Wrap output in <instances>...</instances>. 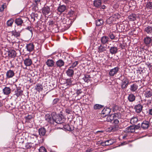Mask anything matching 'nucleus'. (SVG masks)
Wrapping results in <instances>:
<instances>
[{
    "instance_id": "1",
    "label": "nucleus",
    "mask_w": 152,
    "mask_h": 152,
    "mask_svg": "<svg viewBox=\"0 0 152 152\" xmlns=\"http://www.w3.org/2000/svg\"><path fill=\"white\" fill-rule=\"evenodd\" d=\"M52 114H53V119L54 121V123L61 124L64 123L66 119L63 116L57 115L54 112L52 113Z\"/></svg>"
},
{
    "instance_id": "2",
    "label": "nucleus",
    "mask_w": 152,
    "mask_h": 152,
    "mask_svg": "<svg viewBox=\"0 0 152 152\" xmlns=\"http://www.w3.org/2000/svg\"><path fill=\"white\" fill-rule=\"evenodd\" d=\"M121 81V88L123 89L126 88L129 84V79L125 76H121L119 78Z\"/></svg>"
},
{
    "instance_id": "3",
    "label": "nucleus",
    "mask_w": 152,
    "mask_h": 152,
    "mask_svg": "<svg viewBox=\"0 0 152 152\" xmlns=\"http://www.w3.org/2000/svg\"><path fill=\"white\" fill-rule=\"evenodd\" d=\"M45 120L49 123L52 124H54V121L53 119V114H52V113L51 115L48 114H46L45 116Z\"/></svg>"
},
{
    "instance_id": "4",
    "label": "nucleus",
    "mask_w": 152,
    "mask_h": 152,
    "mask_svg": "<svg viewBox=\"0 0 152 152\" xmlns=\"http://www.w3.org/2000/svg\"><path fill=\"white\" fill-rule=\"evenodd\" d=\"M121 114L120 113H114V118L112 123L115 125H118L119 123V121L118 119L120 118Z\"/></svg>"
},
{
    "instance_id": "5",
    "label": "nucleus",
    "mask_w": 152,
    "mask_h": 152,
    "mask_svg": "<svg viewBox=\"0 0 152 152\" xmlns=\"http://www.w3.org/2000/svg\"><path fill=\"white\" fill-rule=\"evenodd\" d=\"M120 15L118 13H117L113 15L112 16L110 17L107 20V21H110L111 22L116 21L120 17Z\"/></svg>"
},
{
    "instance_id": "6",
    "label": "nucleus",
    "mask_w": 152,
    "mask_h": 152,
    "mask_svg": "<svg viewBox=\"0 0 152 152\" xmlns=\"http://www.w3.org/2000/svg\"><path fill=\"white\" fill-rule=\"evenodd\" d=\"M119 68L116 67L110 69L109 72V75L111 76H113L118 72Z\"/></svg>"
},
{
    "instance_id": "7",
    "label": "nucleus",
    "mask_w": 152,
    "mask_h": 152,
    "mask_svg": "<svg viewBox=\"0 0 152 152\" xmlns=\"http://www.w3.org/2000/svg\"><path fill=\"white\" fill-rule=\"evenodd\" d=\"M143 108V105L140 104L135 105L134 108L135 110V112L137 113H140L142 110Z\"/></svg>"
},
{
    "instance_id": "8",
    "label": "nucleus",
    "mask_w": 152,
    "mask_h": 152,
    "mask_svg": "<svg viewBox=\"0 0 152 152\" xmlns=\"http://www.w3.org/2000/svg\"><path fill=\"white\" fill-rule=\"evenodd\" d=\"M116 32H110L108 34V37L112 40H115V42H118L119 39H118V37H116L115 35Z\"/></svg>"
},
{
    "instance_id": "9",
    "label": "nucleus",
    "mask_w": 152,
    "mask_h": 152,
    "mask_svg": "<svg viewBox=\"0 0 152 152\" xmlns=\"http://www.w3.org/2000/svg\"><path fill=\"white\" fill-rule=\"evenodd\" d=\"M106 45L105 46L104 45L101 44L98 47V52L99 53L104 52L106 51Z\"/></svg>"
},
{
    "instance_id": "10",
    "label": "nucleus",
    "mask_w": 152,
    "mask_h": 152,
    "mask_svg": "<svg viewBox=\"0 0 152 152\" xmlns=\"http://www.w3.org/2000/svg\"><path fill=\"white\" fill-rule=\"evenodd\" d=\"M141 125V127L143 129H146L149 127L150 123L147 121H144Z\"/></svg>"
},
{
    "instance_id": "11",
    "label": "nucleus",
    "mask_w": 152,
    "mask_h": 152,
    "mask_svg": "<svg viewBox=\"0 0 152 152\" xmlns=\"http://www.w3.org/2000/svg\"><path fill=\"white\" fill-rule=\"evenodd\" d=\"M152 41L151 39L148 37H147L144 38L143 39L144 44L147 46H149L150 44L151 43Z\"/></svg>"
},
{
    "instance_id": "12",
    "label": "nucleus",
    "mask_w": 152,
    "mask_h": 152,
    "mask_svg": "<svg viewBox=\"0 0 152 152\" xmlns=\"http://www.w3.org/2000/svg\"><path fill=\"white\" fill-rule=\"evenodd\" d=\"M111 111V110L108 107L104 108L102 110V113L103 115H104L105 116H108L110 114Z\"/></svg>"
},
{
    "instance_id": "13",
    "label": "nucleus",
    "mask_w": 152,
    "mask_h": 152,
    "mask_svg": "<svg viewBox=\"0 0 152 152\" xmlns=\"http://www.w3.org/2000/svg\"><path fill=\"white\" fill-rule=\"evenodd\" d=\"M62 125L63 128H61V129L63 128L65 130L70 131H71L74 130V127L73 126L71 127L68 124H65L64 123Z\"/></svg>"
},
{
    "instance_id": "14",
    "label": "nucleus",
    "mask_w": 152,
    "mask_h": 152,
    "mask_svg": "<svg viewBox=\"0 0 152 152\" xmlns=\"http://www.w3.org/2000/svg\"><path fill=\"white\" fill-rule=\"evenodd\" d=\"M15 75L14 71L11 70L7 71L6 74V79H8L12 77Z\"/></svg>"
},
{
    "instance_id": "15",
    "label": "nucleus",
    "mask_w": 152,
    "mask_h": 152,
    "mask_svg": "<svg viewBox=\"0 0 152 152\" xmlns=\"http://www.w3.org/2000/svg\"><path fill=\"white\" fill-rule=\"evenodd\" d=\"M109 38L108 37L103 36L102 37L101 39V41L102 44L105 45L106 44H108Z\"/></svg>"
},
{
    "instance_id": "16",
    "label": "nucleus",
    "mask_w": 152,
    "mask_h": 152,
    "mask_svg": "<svg viewBox=\"0 0 152 152\" xmlns=\"http://www.w3.org/2000/svg\"><path fill=\"white\" fill-rule=\"evenodd\" d=\"M73 78L67 79L66 80V83L67 88L73 85L75 83H73Z\"/></svg>"
},
{
    "instance_id": "17",
    "label": "nucleus",
    "mask_w": 152,
    "mask_h": 152,
    "mask_svg": "<svg viewBox=\"0 0 152 152\" xmlns=\"http://www.w3.org/2000/svg\"><path fill=\"white\" fill-rule=\"evenodd\" d=\"M124 132L126 133H132L135 132L134 126H131L126 128Z\"/></svg>"
},
{
    "instance_id": "18",
    "label": "nucleus",
    "mask_w": 152,
    "mask_h": 152,
    "mask_svg": "<svg viewBox=\"0 0 152 152\" xmlns=\"http://www.w3.org/2000/svg\"><path fill=\"white\" fill-rule=\"evenodd\" d=\"M66 73L68 76L72 77L74 74L73 69L69 67L66 72Z\"/></svg>"
},
{
    "instance_id": "19",
    "label": "nucleus",
    "mask_w": 152,
    "mask_h": 152,
    "mask_svg": "<svg viewBox=\"0 0 152 152\" xmlns=\"http://www.w3.org/2000/svg\"><path fill=\"white\" fill-rule=\"evenodd\" d=\"M109 131L111 132H114L119 129V126L118 125H114L110 126L109 128Z\"/></svg>"
},
{
    "instance_id": "20",
    "label": "nucleus",
    "mask_w": 152,
    "mask_h": 152,
    "mask_svg": "<svg viewBox=\"0 0 152 152\" xmlns=\"http://www.w3.org/2000/svg\"><path fill=\"white\" fill-rule=\"evenodd\" d=\"M56 64L57 67L61 68L64 65V62L62 59H59L56 62Z\"/></svg>"
},
{
    "instance_id": "21",
    "label": "nucleus",
    "mask_w": 152,
    "mask_h": 152,
    "mask_svg": "<svg viewBox=\"0 0 152 152\" xmlns=\"http://www.w3.org/2000/svg\"><path fill=\"white\" fill-rule=\"evenodd\" d=\"M135 96L132 93L129 94L127 97L129 101L130 102H133L135 100Z\"/></svg>"
},
{
    "instance_id": "22",
    "label": "nucleus",
    "mask_w": 152,
    "mask_h": 152,
    "mask_svg": "<svg viewBox=\"0 0 152 152\" xmlns=\"http://www.w3.org/2000/svg\"><path fill=\"white\" fill-rule=\"evenodd\" d=\"M94 6L96 7L99 8H100L101 5L102 4V1L101 0H95L94 1Z\"/></svg>"
},
{
    "instance_id": "23",
    "label": "nucleus",
    "mask_w": 152,
    "mask_h": 152,
    "mask_svg": "<svg viewBox=\"0 0 152 152\" xmlns=\"http://www.w3.org/2000/svg\"><path fill=\"white\" fill-rule=\"evenodd\" d=\"M42 11L44 14L47 15L50 13V9L48 7L46 6L42 8Z\"/></svg>"
},
{
    "instance_id": "24",
    "label": "nucleus",
    "mask_w": 152,
    "mask_h": 152,
    "mask_svg": "<svg viewBox=\"0 0 152 152\" xmlns=\"http://www.w3.org/2000/svg\"><path fill=\"white\" fill-rule=\"evenodd\" d=\"M118 49L117 47L113 46L110 47V52L112 54H115L118 52Z\"/></svg>"
},
{
    "instance_id": "25",
    "label": "nucleus",
    "mask_w": 152,
    "mask_h": 152,
    "mask_svg": "<svg viewBox=\"0 0 152 152\" xmlns=\"http://www.w3.org/2000/svg\"><path fill=\"white\" fill-rule=\"evenodd\" d=\"M11 89L9 87H5L3 89L4 94L6 95H8L11 93Z\"/></svg>"
},
{
    "instance_id": "26",
    "label": "nucleus",
    "mask_w": 152,
    "mask_h": 152,
    "mask_svg": "<svg viewBox=\"0 0 152 152\" xmlns=\"http://www.w3.org/2000/svg\"><path fill=\"white\" fill-rule=\"evenodd\" d=\"M144 95L146 98H149L152 96V92L150 90H147L145 91Z\"/></svg>"
},
{
    "instance_id": "27",
    "label": "nucleus",
    "mask_w": 152,
    "mask_h": 152,
    "mask_svg": "<svg viewBox=\"0 0 152 152\" xmlns=\"http://www.w3.org/2000/svg\"><path fill=\"white\" fill-rule=\"evenodd\" d=\"M66 8V6L63 5L59 6L57 10L60 14H61L65 10Z\"/></svg>"
},
{
    "instance_id": "28",
    "label": "nucleus",
    "mask_w": 152,
    "mask_h": 152,
    "mask_svg": "<svg viewBox=\"0 0 152 152\" xmlns=\"http://www.w3.org/2000/svg\"><path fill=\"white\" fill-rule=\"evenodd\" d=\"M137 15L134 13H132L128 17V19L129 20L131 21H134L136 20Z\"/></svg>"
},
{
    "instance_id": "29",
    "label": "nucleus",
    "mask_w": 152,
    "mask_h": 152,
    "mask_svg": "<svg viewBox=\"0 0 152 152\" xmlns=\"http://www.w3.org/2000/svg\"><path fill=\"white\" fill-rule=\"evenodd\" d=\"M8 54L10 57L14 58L16 56V53L14 50H10L8 52Z\"/></svg>"
},
{
    "instance_id": "30",
    "label": "nucleus",
    "mask_w": 152,
    "mask_h": 152,
    "mask_svg": "<svg viewBox=\"0 0 152 152\" xmlns=\"http://www.w3.org/2000/svg\"><path fill=\"white\" fill-rule=\"evenodd\" d=\"M23 91L20 88H17L15 91V95L17 97L22 94Z\"/></svg>"
},
{
    "instance_id": "31",
    "label": "nucleus",
    "mask_w": 152,
    "mask_h": 152,
    "mask_svg": "<svg viewBox=\"0 0 152 152\" xmlns=\"http://www.w3.org/2000/svg\"><path fill=\"white\" fill-rule=\"evenodd\" d=\"M138 88V86L136 84H133L130 86V90L132 92L136 91Z\"/></svg>"
},
{
    "instance_id": "32",
    "label": "nucleus",
    "mask_w": 152,
    "mask_h": 152,
    "mask_svg": "<svg viewBox=\"0 0 152 152\" xmlns=\"http://www.w3.org/2000/svg\"><path fill=\"white\" fill-rule=\"evenodd\" d=\"M20 31H17V30H15V29L14 30L12 31L10 33L12 35H13L15 37H17L20 36Z\"/></svg>"
},
{
    "instance_id": "33",
    "label": "nucleus",
    "mask_w": 152,
    "mask_h": 152,
    "mask_svg": "<svg viewBox=\"0 0 152 152\" xmlns=\"http://www.w3.org/2000/svg\"><path fill=\"white\" fill-rule=\"evenodd\" d=\"M91 77L88 74L85 75L84 77L83 78V79L85 82L87 83L90 82L91 81Z\"/></svg>"
},
{
    "instance_id": "34",
    "label": "nucleus",
    "mask_w": 152,
    "mask_h": 152,
    "mask_svg": "<svg viewBox=\"0 0 152 152\" xmlns=\"http://www.w3.org/2000/svg\"><path fill=\"white\" fill-rule=\"evenodd\" d=\"M54 61L52 59H48L46 62V64L49 67H52L54 65Z\"/></svg>"
},
{
    "instance_id": "35",
    "label": "nucleus",
    "mask_w": 152,
    "mask_h": 152,
    "mask_svg": "<svg viewBox=\"0 0 152 152\" xmlns=\"http://www.w3.org/2000/svg\"><path fill=\"white\" fill-rule=\"evenodd\" d=\"M46 132L45 129L44 128H41L39 129V134L40 136H44Z\"/></svg>"
},
{
    "instance_id": "36",
    "label": "nucleus",
    "mask_w": 152,
    "mask_h": 152,
    "mask_svg": "<svg viewBox=\"0 0 152 152\" xmlns=\"http://www.w3.org/2000/svg\"><path fill=\"white\" fill-rule=\"evenodd\" d=\"M24 64L26 66H30L32 64V61L29 58H26L24 61Z\"/></svg>"
},
{
    "instance_id": "37",
    "label": "nucleus",
    "mask_w": 152,
    "mask_h": 152,
    "mask_svg": "<svg viewBox=\"0 0 152 152\" xmlns=\"http://www.w3.org/2000/svg\"><path fill=\"white\" fill-rule=\"evenodd\" d=\"M15 23L18 26H21L23 20L20 18H18L15 20Z\"/></svg>"
},
{
    "instance_id": "38",
    "label": "nucleus",
    "mask_w": 152,
    "mask_h": 152,
    "mask_svg": "<svg viewBox=\"0 0 152 152\" xmlns=\"http://www.w3.org/2000/svg\"><path fill=\"white\" fill-rule=\"evenodd\" d=\"M114 113L111 115H109L107 118L106 121L107 122H112L114 118Z\"/></svg>"
},
{
    "instance_id": "39",
    "label": "nucleus",
    "mask_w": 152,
    "mask_h": 152,
    "mask_svg": "<svg viewBox=\"0 0 152 152\" xmlns=\"http://www.w3.org/2000/svg\"><path fill=\"white\" fill-rule=\"evenodd\" d=\"M34 46L33 44H29L26 46L27 50L29 51H31L34 49Z\"/></svg>"
},
{
    "instance_id": "40",
    "label": "nucleus",
    "mask_w": 152,
    "mask_h": 152,
    "mask_svg": "<svg viewBox=\"0 0 152 152\" xmlns=\"http://www.w3.org/2000/svg\"><path fill=\"white\" fill-rule=\"evenodd\" d=\"M103 23V21L102 19H98L96 20V25L100 26Z\"/></svg>"
},
{
    "instance_id": "41",
    "label": "nucleus",
    "mask_w": 152,
    "mask_h": 152,
    "mask_svg": "<svg viewBox=\"0 0 152 152\" xmlns=\"http://www.w3.org/2000/svg\"><path fill=\"white\" fill-rule=\"evenodd\" d=\"M146 8L148 9H152V2H148L146 5Z\"/></svg>"
},
{
    "instance_id": "42",
    "label": "nucleus",
    "mask_w": 152,
    "mask_h": 152,
    "mask_svg": "<svg viewBox=\"0 0 152 152\" xmlns=\"http://www.w3.org/2000/svg\"><path fill=\"white\" fill-rule=\"evenodd\" d=\"M103 107V106L98 104H96L94 105V110H98L99 109L101 108H102Z\"/></svg>"
},
{
    "instance_id": "43",
    "label": "nucleus",
    "mask_w": 152,
    "mask_h": 152,
    "mask_svg": "<svg viewBox=\"0 0 152 152\" xmlns=\"http://www.w3.org/2000/svg\"><path fill=\"white\" fill-rule=\"evenodd\" d=\"M33 116L31 115H28L27 116L25 117V118L26 120V122H29L30 120L32 119Z\"/></svg>"
},
{
    "instance_id": "44",
    "label": "nucleus",
    "mask_w": 152,
    "mask_h": 152,
    "mask_svg": "<svg viewBox=\"0 0 152 152\" xmlns=\"http://www.w3.org/2000/svg\"><path fill=\"white\" fill-rule=\"evenodd\" d=\"M137 118L134 117L131 119L130 122L132 124H135L137 122Z\"/></svg>"
},
{
    "instance_id": "45",
    "label": "nucleus",
    "mask_w": 152,
    "mask_h": 152,
    "mask_svg": "<svg viewBox=\"0 0 152 152\" xmlns=\"http://www.w3.org/2000/svg\"><path fill=\"white\" fill-rule=\"evenodd\" d=\"M6 3L3 4L0 7V11L2 12L4 11V9L6 7Z\"/></svg>"
},
{
    "instance_id": "46",
    "label": "nucleus",
    "mask_w": 152,
    "mask_h": 152,
    "mask_svg": "<svg viewBox=\"0 0 152 152\" xmlns=\"http://www.w3.org/2000/svg\"><path fill=\"white\" fill-rule=\"evenodd\" d=\"M78 62L77 61H75L74 62L72 63V66L69 67L70 68H72L73 69L74 68L76 67L78 64Z\"/></svg>"
},
{
    "instance_id": "47",
    "label": "nucleus",
    "mask_w": 152,
    "mask_h": 152,
    "mask_svg": "<svg viewBox=\"0 0 152 152\" xmlns=\"http://www.w3.org/2000/svg\"><path fill=\"white\" fill-rule=\"evenodd\" d=\"M65 111L68 114H71L72 113V109L69 108H67L66 109Z\"/></svg>"
},
{
    "instance_id": "48",
    "label": "nucleus",
    "mask_w": 152,
    "mask_h": 152,
    "mask_svg": "<svg viewBox=\"0 0 152 152\" xmlns=\"http://www.w3.org/2000/svg\"><path fill=\"white\" fill-rule=\"evenodd\" d=\"M119 110V107L118 105H115L113 107V111L114 112L117 111Z\"/></svg>"
},
{
    "instance_id": "49",
    "label": "nucleus",
    "mask_w": 152,
    "mask_h": 152,
    "mask_svg": "<svg viewBox=\"0 0 152 152\" xmlns=\"http://www.w3.org/2000/svg\"><path fill=\"white\" fill-rule=\"evenodd\" d=\"M32 146V143H27L26 144L25 147L26 149H29Z\"/></svg>"
},
{
    "instance_id": "50",
    "label": "nucleus",
    "mask_w": 152,
    "mask_h": 152,
    "mask_svg": "<svg viewBox=\"0 0 152 152\" xmlns=\"http://www.w3.org/2000/svg\"><path fill=\"white\" fill-rule=\"evenodd\" d=\"M39 152H46L47 150L44 147L41 146L39 149Z\"/></svg>"
},
{
    "instance_id": "51",
    "label": "nucleus",
    "mask_w": 152,
    "mask_h": 152,
    "mask_svg": "<svg viewBox=\"0 0 152 152\" xmlns=\"http://www.w3.org/2000/svg\"><path fill=\"white\" fill-rule=\"evenodd\" d=\"M13 22V20L12 19H10L8 20L7 22V26H11Z\"/></svg>"
},
{
    "instance_id": "52",
    "label": "nucleus",
    "mask_w": 152,
    "mask_h": 152,
    "mask_svg": "<svg viewBox=\"0 0 152 152\" xmlns=\"http://www.w3.org/2000/svg\"><path fill=\"white\" fill-rule=\"evenodd\" d=\"M50 29H48V31L46 29H45L43 31V34L44 35H48L50 34V32L49 31Z\"/></svg>"
},
{
    "instance_id": "53",
    "label": "nucleus",
    "mask_w": 152,
    "mask_h": 152,
    "mask_svg": "<svg viewBox=\"0 0 152 152\" xmlns=\"http://www.w3.org/2000/svg\"><path fill=\"white\" fill-rule=\"evenodd\" d=\"M47 24L50 26L48 28L52 27L54 25V22L52 20H50Z\"/></svg>"
},
{
    "instance_id": "54",
    "label": "nucleus",
    "mask_w": 152,
    "mask_h": 152,
    "mask_svg": "<svg viewBox=\"0 0 152 152\" xmlns=\"http://www.w3.org/2000/svg\"><path fill=\"white\" fill-rule=\"evenodd\" d=\"M134 127L135 130V129H140L141 128V125L140 124H138L137 125L134 126Z\"/></svg>"
},
{
    "instance_id": "55",
    "label": "nucleus",
    "mask_w": 152,
    "mask_h": 152,
    "mask_svg": "<svg viewBox=\"0 0 152 152\" xmlns=\"http://www.w3.org/2000/svg\"><path fill=\"white\" fill-rule=\"evenodd\" d=\"M60 101V99L58 98H56L54 99L53 101V105L56 104Z\"/></svg>"
},
{
    "instance_id": "56",
    "label": "nucleus",
    "mask_w": 152,
    "mask_h": 152,
    "mask_svg": "<svg viewBox=\"0 0 152 152\" xmlns=\"http://www.w3.org/2000/svg\"><path fill=\"white\" fill-rule=\"evenodd\" d=\"M107 145H112L113 143V142L112 140H110L106 141Z\"/></svg>"
},
{
    "instance_id": "57",
    "label": "nucleus",
    "mask_w": 152,
    "mask_h": 152,
    "mask_svg": "<svg viewBox=\"0 0 152 152\" xmlns=\"http://www.w3.org/2000/svg\"><path fill=\"white\" fill-rule=\"evenodd\" d=\"M37 14H35L33 15H33L31 16V18L33 20V21L35 20H37Z\"/></svg>"
},
{
    "instance_id": "58",
    "label": "nucleus",
    "mask_w": 152,
    "mask_h": 152,
    "mask_svg": "<svg viewBox=\"0 0 152 152\" xmlns=\"http://www.w3.org/2000/svg\"><path fill=\"white\" fill-rule=\"evenodd\" d=\"M145 30L148 34H151L152 32V29H145Z\"/></svg>"
},
{
    "instance_id": "59",
    "label": "nucleus",
    "mask_w": 152,
    "mask_h": 152,
    "mask_svg": "<svg viewBox=\"0 0 152 152\" xmlns=\"http://www.w3.org/2000/svg\"><path fill=\"white\" fill-rule=\"evenodd\" d=\"M43 86L42 85H39V92L42 90Z\"/></svg>"
},
{
    "instance_id": "60",
    "label": "nucleus",
    "mask_w": 152,
    "mask_h": 152,
    "mask_svg": "<svg viewBox=\"0 0 152 152\" xmlns=\"http://www.w3.org/2000/svg\"><path fill=\"white\" fill-rule=\"evenodd\" d=\"M132 30L131 32L132 33V34L136 35L137 34V33L135 32V29H132Z\"/></svg>"
},
{
    "instance_id": "61",
    "label": "nucleus",
    "mask_w": 152,
    "mask_h": 152,
    "mask_svg": "<svg viewBox=\"0 0 152 152\" xmlns=\"http://www.w3.org/2000/svg\"><path fill=\"white\" fill-rule=\"evenodd\" d=\"M148 114L152 115V108L148 110Z\"/></svg>"
},
{
    "instance_id": "62",
    "label": "nucleus",
    "mask_w": 152,
    "mask_h": 152,
    "mask_svg": "<svg viewBox=\"0 0 152 152\" xmlns=\"http://www.w3.org/2000/svg\"><path fill=\"white\" fill-rule=\"evenodd\" d=\"M100 9H104L106 8V6L104 5H101L100 8H99Z\"/></svg>"
},
{
    "instance_id": "63",
    "label": "nucleus",
    "mask_w": 152,
    "mask_h": 152,
    "mask_svg": "<svg viewBox=\"0 0 152 152\" xmlns=\"http://www.w3.org/2000/svg\"><path fill=\"white\" fill-rule=\"evenodd\" d=\"M102 145L103 146H107V143L106 141L104 142L103 143H102Z\"/></svg>"
},
{
    "instance_id": "64",
    "label": "nucleus",
    "mask_w": 152,
    "mask_h": 152,
    "mask_svg": "<svg viewBox=\"0 0 152 152\" xmlns=\"http://www.w3.org/2000/svg\"><path fill=\"white\" fill-rule=\"evenodd\" d=\"M119 46L122 48V49H123L124 48L125 46L124 45H122L121 44H120Z\"/></svg>"
}]
</instances>
